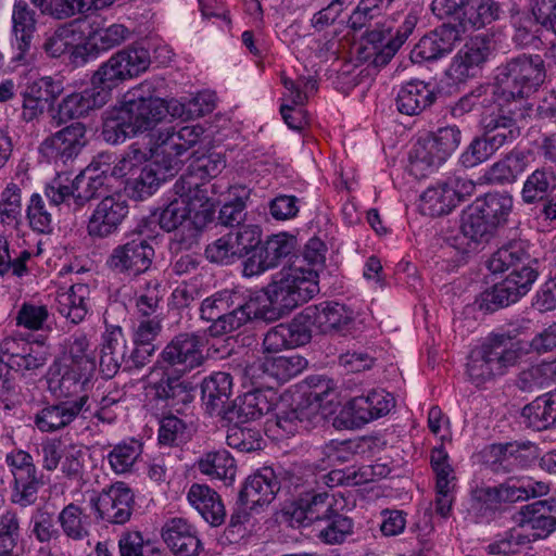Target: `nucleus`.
Here are the masks:
<instances>
[{"label":"nucleus","mask_w":556,"mask_h":556,"mask_svg":"<svg viewBox=\"0 0 556 556\" xmlns=\"http://www.w3.org/2000/svg\"><path fill=\"white\" fill-rule=\"evenodd\" d=\"M531 350L539 354L556 351V323L535 334L530 342L516 339L509 333H491L471 351L467 362L468 378L476 387H481L504 376Z\"/></svg>","instance_id":"1"},{"label":"nucleus","mask_w":556,"mask_h":556,"mask_svg":"<svg viewBox=\"0 0 556 556\" xmlns=\"http://www.w3.org/2000/svg\"><path fill=\"white\" fill-rule=\"evenodd\" d=\"M319 292L318 273L311 267L291 265L277 273L265 288L267 303L255 300V319L275 321Z\"/></svg>","instance_id":"2"},{"label":"nucleus","mask_w":556,"mask_h":556,"mask_svg":"<svg viewBox=\"0 0 556 556\" xmlns=\"http://www.w3.org/2000/svg\"><path fill=\"white\" fill-rule=\"evenodd\" d=\"M200 318L211 323L207 332L211 337L230 333L248 321L255 319V300H245L233 290H220L205 298L199 308Z\"/></svg>","instance_id":"3"},{"label":"nucleus","mask_w":556,"mask_h":556,"mask_svg":"<svg viewBox=\"0 0 556 556\" xmlns=\"http://www.w3.org/2000/svg\"><path fill=\"white\" fill-rule=\"evenodd\" d=\"M545 80V65L539 54L522 53L496 68V94L505 102L528 98Z\"/></svg>","instance_id":"4"},{"label":"nucleus","mask_w":556,"mask_h":556,"mask_svg":"<svg viewBox=\"0 0 556 556\" xmlns=\"http://www.w3.org/2000/svg\"><path fill=\"white\" fill-rule=\"evenodd\" d=\"M462 131L457 126H445L419 138L410 153V173L425 177L444 163L459 147Z\"/></svg>","instance_id":"5"},{"label":"nucleus","mask_w":556,"mask_h":556,"mask_svg":"<svg viewBox=\"0 0 556 556\" xmlns=\"http://www.w3.org/2000/svg\"><path fill=\"white\" fill-rule=\"evenodd\" d=\"M538 277L539 264L510 269L505 279L481 293L479 307L492 313L518 302L531 290Z\"/></svg>","instance_id":"6"},{"label":"nucleus","mask_w":556,"mask_h":556,"mask_svg":"<svg viewBox=\"0 0 556 556\" xmlns=\"http://www.w3.org/2000/svg\"><path fill=\"white\" fill-rule=\"evenodd\" d=\"M205 343L204 336L199 332L178 333L162 350L157 365L179 374L190 372L205 363Z\"/></svg>","instance_id":"7"},{"label":"nucleus","mask_w":556,"mask_h":556,"mask_svg":"<svg viewBox=\"0 0 556 556\" xmlns=\"http://www.w3.org/2000/svg\"><path fill=\"white\" fill-rule=\"evenodd\" d=\"M153 257L154 249L148 239L136 236L116 245L105 265L115 274L137 277L151 267Z\"/></svg>","instance_id":"8"},{"label":"nucleus","mask_w":556,"mask_h":556,"mask_svg":"<svg viewBox=\"0 0 556 556\" xmlns=\"http://www.w3.org/2000/svg\"><path fill=\"white\" fill-rule=\"evenodd\" d=\"M87 143L86 125L74 122L43 139L39 153L50 163L66 165L80 154Z\"/></svg>","instance_id":"9"},{"label":"nucleus","mask_w":556,"mask_h":556,"mask_svg":"<svg viewBox=\"0 0 556 556\" xmlns=\"http://www.w3.org/2000/svg\"><path fill=\"white\" fill-rule=\"evenodd\" d=\"M494 50L493 40L485 35L471 37L454 55L447 75L456 83L478 77Z\"/></svg>","instance_id":"10"},{"label":"nucleus","mask_w":556,"mask_h":556,"mask_svg":"<svg viewBox=\"0 0 556 556\" xmlns=\"http://www.w3.org/2000/svg\"><path fill=\"white\" fill-rule=\"evenodd\" d=\"M90 401L87 394L72 400L47 403L33 416L34 426L42 433H54L70 427L78 417L88 418Z\"/></svg>","instance_id":"11"},{"label":"nucleus","mask_w":556,"mask_h":556,"mask_svg":"<svg viewBox=\"0 0 556 556\" xmlns=\"http://www.w3.org/2000/svg\"><path fill=\"white\" fill-rule=\"evenodd\" d=\"M192 211L195 210L175 198L159 215L160 227L167 232H174L170 240V249L174 251L188 250L197 243L200 229L190 216Z\"/></svg>","instance_id":"12"},{"label":"nucleus","mask_w":556,"mask_h":556,"mask_svg":"<svg viewBox=\"0 0 556 556\" xmlns=\"http://www.w3.org/2000/svg\"><path fill=\"white\" fill-rule=\"evenodd\" d=\"M97 517L112 525L129 521L135 506V494L127 483L117 481L90 500Z\"/></svg>","instance_id":"13"},{"label":"nucleus","mask_w":556,"mask_h":556,"mask_svg":"<svg viewBox=\"0 0 556 556\" xmlns=\"http://www.w3.org/2000/svg\"><path fill=\"white\" fill-rule=\"evenodd\" d=\"M483 457L493 471L510 472L534 463L539 458V447L530 441L495 443L484 448Z\"/></svg>","instance_id":"14"},{"label":"nucleus","mask_w":556,"mask_h":556,"mask_svg":"<svg viewBox=\"0 0 556 556\" xmlns=\"http://www.w3.org/2000/svg\"><path fill=\"white\" fill-rule=\"evenodd\" d=\"M296 239L286 232L273 235L243 263V275L256 276L277 267L282 260L294 253Z\"/></svg>","instance_id":"15"},{"label":"nucleus","mask_w":556,"mask_h":556,"mask_svg":"<svg viewBox=\"0 0 556 556\" xmlns=\"http://www.w3.org/2000/svg\"><path fill=\"white\" fill-rule=\"evenodd\" d=\"M122 105L137 132L152 129L168 113L165 101L152 96L146 97L142 86L129 91Z\"/></svg>","instance_id":"16"},{"label":"nucleus","mask_w":556,"mask_h":556,"mask_svg":"<svg viewBox=\"0 0 556 556\" xmlns=\"http://www.w3.org/2000/svg\"><path fill=\"white\" fill-rule=\"evenodd\" d=\"M106 102V91L99 90L98 86L91 83L90 87L62 98L51 114V123L55 127H60L70 121L87 115L92 110L102 108Z\"/></svg>","instance_id":"17"},{"label":"nucleus","mask_w":556,"mask_h":556,"mask_svg":"<svg viewBox=\"0 0 556 556\" xmlns=\"http://www.w3.org/2000/svg\"><path fill=\"white\" fill-rule=\"evenodd\" d=\"M128 214V204L119 194L105 195L88 219L87 232L103 239L114 233Z\"/></svg>","instance_id":"18"},{"label":"nucleus","mask_w":556,"mask_h":556,"mask_svg":"<svg viewBox=\"0 0 556 556\" xmlns=\"http://www.w3.org/2000/svg\"><path fill=\"white\" fill-rule=\"evenodd\" d=\"M13 61L25 65L31 61L33 39L37 29V14L26 0H14L12 9Z\"/></svg>","instance_id":"19"},{"label":"nucleus","mask_w":556,"mask_h":556,"mask_svg":"<svg viewBox=\"0 0 556 556\" xmlns=\"http://www.w3.org/2000/svg\"><path fill=\"white\" fill-rule=\"evenodd\" d=\"M394 397L384 390H372L367 395L350 400L341 414L351 417V426H361L386 416L394 407Z\"/></svg>","instance_id":"20"},{"label":"nucleus","mask_w":556,"mask_h":556,"mask_svg":"<svg viewBox=\"0 0 556 556\" xmlns=\"http://www.w3.org/2000/svg\"><path fill=\"white\" fill-rule=\"evenodd\" d=\"M0 362L16 372H33L47 363L43 352L23 338L5 337L0 342Z\"/></svg>","instance_id":"21"},{"label":"nucleus","mask_w":556,"mask_h":556,"mask_svg":"<svg viewBox=\"0 0 556 556\" xmlns=\"http://www.w3.org/2000/svg\"><path fill=\"white\" fill-rule=\"evenodd\" d=\"M556 500H540L523 505L514 520L521 528L533 530V540L545 539L556 531Z\"/></svg>","instance_id":"22"},{"label":"nucleus","mask_w":556,"mask_h":556,"mask_svg":"<svg viewBox=\"0 0 556 556\" xmlns=\"http://www.w3.org/2000/svg\"><path fill=\"white\" fill-rule=\"evenodd\" d=\"M277 399V393L273 389L256 388L238 397V402L225 413V419L233 424L258 419L274 408Z\"/></svg>","instance_id":"23"},{"label":"nucleus","mask_w":556,"mask_h":556,"mask_svg":"<svg viewBox=\"0 0 556 556\" xmlns=\"http://www.w3.org/2000/svg\"><path fill=\"white\" fill-rule=\"evenodd\" d=\"M280 489V482L271 467H263L249 476L240 490L239 504L256 508L271 503Z\"/></svg>","instance_id":"24"},{"label":"nucleus","mask_w":556,"mask_h":556,"mask_svg":"<svg viewBox=\"0 0 556 556\" xmlns=\"http://www.w3.org/2000/svg\"><path fill=\"white\" fill-rule=\"evenodd\" d=\"M91 376L85 371L65 366L60 361H54L46 375L48 391L58 400H70V397L83 391Z\"/></svg>","instance_id":"25"},{"label":"nucleus","mask_w":556,"mask_h":556,"mask_svg":"<svg viewBox=\"0 0 556 556\" xmlns=\"http://www.w3.org/2000/svg\"><path fill=\"white\" fill-rule=\"evenodd\" d=\"M160 369H162V375L152 384L154 397L179 412L181 406H186L193 401L194 389L191 382L182 379L185 374H179L166 367H160Z\"/></svg>","instance_id":"26"},{"label":"nucleus","mask_w":556,"mask_h":556,"mask_svg":"<svg viewBox=\"0 0 556 556\" xmlns=\"http://www.w3.org/2000/svg\"><path fill=\"white\" fill-rule=\"evenodd\" d=\"M216 185H208L199 174L188 166L186 172L176 180L173 187L177 199L182 200L191 208L208 211L214 205L212 194Z\"/></svg>","instance_id":"27"},{"label":"nucleus","mask_w":556,"mask_h":556,"mask_svg":"<svg viewBox=\"0 0 556 556\" xmlns=\"http://www.w3.org/2000/svg\"><path fill=\"white\" fill-rule=\"evenodd\" d=\"M162 539L167 547L178 556H198L202 543L197 530L184 518H170L162 528Z\"/></svg>","instance_id":"28"},{"label":"nucleus","mask_w":556,"mask_h":556,"mask_svg":"<svg viewBox=\"0 0 556 556\" xmlns=\"http://www.w3.org/2000/svg\"><path fill=\"white\" fill-rule=\"evenodd\" d=\"M315 328L323 333L345 334L354 324L353 312L338 302H321L308 305Z\"/></svg>","instance_id":"29"},{"label":"nucleus","mask_w":556,"mask_h":556,"mask_svg":"<svg viewBox=\"0 0 556 556\" xmlns=\"http://www.w3.org/2000/svg\"><path fill=\"white\" fill-rule=\"evenodd\" d=\"M81 34L75 24L59 26L45 41L42 49L51 58H61L70 53L74 63L87 61V46L80 45Z\"/></svg>","instance_id":"30"},{"label":"nucleus","mask_w":556,"mask_h":556,"mask_svg":"<svg viewBox=\"0 0 556 556\" xmlns=\"http://www.w3.org/2000/svg\"><path fill=\"white\" fill-rule=\"evenodd\" d=\"M480 125L482 132L500 148L511 144L520 136V127L513 113L502 106L485 111Z\"/></svg>","instance_id":"31"},{"label":"nucleus","mask_w":556,"mask_h":556,"mask_svg":"<svg viewBox=\"0 0 556 556\" xmlns=\"http://www.w3.org/2000/svg\"><path fill=\"white\" fill-rule=\"evenodd\" d=\"M128 343L119 326H108L102 333L100 369L105 378H113L124 366Z\"/></svg>","instance_id":"32"},{"label":"nucleus","mask_w":556,"mask_h":556,"mask_svg":"<svg viewBox=\"0 0 556 556\" xmlns=\"http://www.w3.org/2000/svg\"><path fill=\"white\" fill-rule=\"evenodd\" d=\"M494 227L478 212L477 205L470 204L462 215L460 236L455 241L466 240L462 248L464 254L476 252L478 247L486 243L495 233ZM458 249L460 247L457 245Z\"/></svg>","instance_id":"33"},{"label":"nucleus","mask_w":556,"mask_h":556,"mask_svg":"<svg viewBox=\"0 0 556 556\" xmlns=\"http://www.w3.org/2000/svg\"><path fill=\"white\" fill-rule=\"evenodd\" d=\"M203 129L199 126H184L176 130L174 127L161 129L154 141L156 154L168 157H179L200 140Z\"/></svg>","instance_id":"34"},{"label":"nucleus","mask_w":556,"mask_h":556,"mask_svg":"<svg viewBox=\"0 0 556 556\" xmlns=\"http://www.w3.org/2000/svg\"><path fill=\"white\" fill-rule=\"evenodd\" d=\"M531 245L527 240L513 239L495 251L486 262L493 274L519 268V266L539 264L536 257L530 253Z\"/></svg>","instance_id":"35"},{"label":"nucleus","mask_w":556,"mask_h":556,"mask_svg":"<svg viewBox=\"0 0 556 556\" xmlns=\"http://www.w3.org/2000/svg\"><path fill=\"white\" fill-rule=\"evenodd\" d=\"M231 394L232 377L228 372H213L202 382V399L211 415L215 414L225 419V413L231 407L228 404Z\"/></svg>","instance_id":"36"},{"label":"nucleus","mask_w":556,"mask_h":556,"mask_svg":"<svg viewBox=\"0 0 556 556\" xmlns=\"http://www.w3.org/2000/svg\"><path fill=\"white\" fill-rule=\"evenodd\" d=\"M192 507L212 527H219L226 519V509L220 495L206 484L193 483L187 494Z\"/></svg>","instance_id":"37"},{"label":"nucleus","mask_w":556,"mask_h":556,"mask_svg":"<svg viewBox=\"0 0 556 556\" xmlns=\"http://www.w3.org/2000/svg\"><path fill=\"white\" fill-rule=\"evenodd\" d=\"M437 94L430 84L421 80H412L401 87L395 102L401 114L414 116L431 106Z\"/></svg>","instance_id":"38"},{"label":"nucleus","mask_w":556,"mask_h":556,"mask_svg":"<svg viewBox=\"0 0 556 556\" xmlns=\"http://www.w3.org/2000/svg\"><path fill=\"white\" fill-rule=\"evenodd\" d=\"M307 366V361L300 355L277 356L267 359L264 364L253 363L244 369L247 377H254L256 372H267L280 382H286L300 375Z\"/></svg>","instance_id":"39"},{"label":"nucleus","mask_w":556,"mask_h":556,"mask_svg":"<svg viewBox=\"0 0 556 556\" xmlns=\"http://www.w3.org/2000/svg\"><path fill=\"white\" fill-rule=\"evenodd\" d=\"M89 287L85 283H75L68 290L58 293L56 309L67 320L77 325L81 323L89 309Z\"/></svg>","instance_id":"40"},{"label":"nucleus","mask_w":556,"mask_h":556,"mask_svg":"<svg viewBox=\"0 0 556 556\" xmlns=\"http://www.w3.org/2000/svg\"><path fill=\"white\" fill-rule=\"evenodd\" d=\"M195 466L202 475L222 480L226 485L235 481L237 473L236 460L226 450L204 453L197 460Z\"/></svg>","instance_id":"41"},{"label":"nucleus","mask_w":556,"mask_h":556,"mask_svg":"<svg viewBox=\"0 0 556 556\" xmlns=\"http://www.w3.org/2000/svg\"><path fill=\"white\" fill-rule=\"evenodd\" d=\"M556 399L554 392L538 396L521 410V417L528 428L546 430L556 425Z\"/></svg>","instance_id":"42"},{"label":"nucleus","mask_w":556,"mask_h":556,"mask_svg":"<svg viewBox=\"0 0 556 556\" xmlns=\"http://www.w3.org/2000/svg\"><path fill=\"white\" fill-rule=\"evenodd\" d=\"M143 444L136 439L122 441L106 455L110 469L118 476L131 473L142 455Z\"/></svg>","instance_id":"43"},{"label":"nucleus","mask_w":556,"mask_h":556,"mask_svg":"<svg viewBox=\"0 0 556 556\" xmlns=\"http://www.w3.org/2000/svg\"><path fill=\"white\" fill-rule=\"evenodd\" d=\"M472 205H477L478 212L496 230L506 224L513 208V198L507 193L489 192L482 198L476 199Z\"/></svg>","instance_id":"44"},{"label":"nucleus","mask_w":556,"mask_h":556,"mask_svg":"<svg viewBox=\"0 0 556 556\" xmlns=\"http://www.w3.org/2000/svg\"><path fill=\"white\" fill-rule=\"evenodd\" d=\"M556 189V174L552 167L542 166L531 173L521 190L525 203L533 204L545 200Z\"/></svg>","instance_id":"45"},{"label":"nucleus","mask_w":556,"mask_h":556,"mask_svg":"<svg viewBox=\"0 0 556 556\" xmlns=\"http://www.w3.org/2000/svg\"><path fill=\"white\" fill-rule=\"evenodd\" d=\"M527 166L526 153L514 149L488 169L486 177L492 182L511 184L526 170Z\"/></svg>","instance_id":"46"},{"label":"nucleus","mask_w":556,"mask_h":556,"mask_svg":"<svg viewBox=\"0 0 556 556\" xmlns=\"http://www.w3.org/2000/svg\"><path fill=\"white\" fill-rule=\"evenodd\" d=\"M93 169H84L73 180L75 189V208L84 207L89 201L105 197L110 191V182L105 177L94 176Z\"/></svg>","instance_id":"47"},{"label":"nucleus","mask_w":556,"mask_h":556,"mask_svg":"<svg viewBox=\"0 0 556 556\" xmlns=\"http://www.w3.org/2000/svg\"><path fill=\"white\" fill-rule=\"evenodd\" d=\"M417 23V13L409 11L404 16L402 24L397 26L394 34L391 33V36L383 48L372 58V64L377 67L387 65L399 51V49L406 42L408 37L413 34Z\"/></svg>","instance_id":"48"},{"label":"nucleus","mask_w":556,"mask_h":556,"mask_svg":"<svg viewBox=\"0 0 556 556\" xmlns=\"http://www.w3.org/2000/svg\"><path fill=\"white\" fill-rule=\"evenodd\" d=\"M63 534L73 541H83L89 536L90 517L80 506L70 503L58 515Z\"/></svg>","instance_id":"49"},{"label":"nucleus","mask_w":556,"mask_h":556,"mask_svg":"<svg viewBox=\"0 0 556 556\" xmlns=\"http://www.w3.org/2000/svg\"><path fill=\"white\" fill-rule=\"evenodd\" d=\"M455 207L454 193L450 191L447 181L429 187L420 197V211L425 215L442 216Z\"/></svg>","instance_id":"50"},{"label":"nucleus","mask_w":556,"mask_h":556,"mask_svg":"<svg viewBox=\"0 0 556 556\" xmlns=\"http://www.w3.org/2000/svg\"><path fill=\"white\" fill-rule=\"evenodd\" d=\"M502 8L495 0H469L463 13L462 26L481 28L498 20Z\"/></svg>","instance_id":"51"},{"label":"nucleus","mask_w":556,"mask_h":556,"mask_svg":"<svg viewBox=\"0 0 556 556\" xmlns=\"http://www.w3.org/2000/svg\"><path fill=\"white\" fill-rule=\"evenodd\" d=\"M127 79H129V76L125 72L119 53L116 52L94 72L91 83L98 86L99 90L106 91V100L109 101L111 90Z\"/></svg>","instance_id":"52"},{"label":"nucleus","mask_w":556,"mask_h":556,"mask_svg":"<svg viewBox=\"0 0 556 556\" xmlns=\"http://www.w3.org/2000/svg\"><path fill=\"white\" fill-rule=\"evenodd\" d=\"M352 519L338 514L336 510L313 529L315 535L326 544L342 543L352 533Z\"/></svg>","instance_id":"53"},{"label":"nucleus","mask_w":556,"mask_h":556,"mask_svg":"<svg viewBox=\"0 0 556 556\" xmlns=\"http://www.w3.org/2000/svg\"><path fill=\"white\" fill-rule=\"evenodd\" d=\"M88 351L89 340L87 336L85 333H75L71 337L66 356L59 361L64 363L65 366L92 375L96 369V363Z\"/></svg>","instance_id":"54"},{"label":"nucleus","mask_w":556,"mask_h":556,"mask_svg":"<svg viewBox=\"0 0 556 556\" xmlns=\"http://www.w3.org/2000/svg\"><path fill=\"white\" fill-rule=\"evenodd\" d=\"M42 485L43 481L38 472L13 478L10 502L21 508L29 507L36 503L39 489Z\"/></svg>","instance_id":"55"},{"label":"nucleus","mask_w":556,"mask_h":556,"mask_svg":"<svg viewBox=\"0 0 556 556\" xmlns=\"http://www.w3.org/2000/svg\"><path fill=\"white\" fill-rule=\"evenodd\" d=\"M128 117L123 105L116 112L111 113L103 122L101 131L103 140L111 144H118L136 135L137 131Z\"/></svg>","instance_id":"56"},{"label":"nucleus","mask_w":556,"mask_h":556,"mask_svg":"<svg viewBox=\"0 0 556 556\" xmlns=\"http://www.w3.org/2000/svg\"><path fill=\"white\" fill-rule=\"evenodd\" d=\"M16 325L31 331L51 330V314L46 305L25 302L16 313Z\"/></svg>","instance_id":"57"},{"label":"nucleus","mask_w":556,"mask_h":556,"mask_svg":"<svg viewBox=\"0 0 556 556\" xmlns=\"http://www.w3.org/2000/svg\"><path fill=\"white\" fill-rule=\"evenodd\" d=\"M193 432L191 424L174 416H165L161 420L159 429V441L165 445H180L188 442Z\"/></svg>","instance_id":"58"},{"label":"nucleus","mask_w":556,"mask_h":556,"mask_svg":"<svg viewBox=\"0 0 556 556\" xmlns=\"http://www.w3.org/2000/svg\"><path fill=\"white\" fill-rule=\"evenodd\" d=\"M309 307L302 309L290 323L282 324L289 348H298L308 343L312 339V329L315 327Z\"/></svg>","instance_id":"59"},{"label":"nucleus","mask_w":556,"mask_h":556,"mask_svg":"<svg viewBox=\"0 0 556 556\" xmlns=\"http://www.w3.org/2000/svg\"><path fill=\"white\" fill-rule=\"evenodd\" d=\"M501 148L483 132L471 140L469 146L460 155V163L466 168L475 167L488 161Z\"/></svg>","instance_id":"60"},{"label":"nucleus","mask_w":556,"mask_h":556,"mask_svg":"<svg viewBox=\"0 0 556 556\" xmlns=\"http://www.w3.org/2000/svg\"><path fill=\"white\" fill-rule=\"evenodd\" d=\"M22 217V190L9 182L0 197V222L4 225H17Z\"/></svg>","instance_id":"61"},{"label":"nucleus","mask_w":556,"mask_h":556,"mask_svg":"<svg viewBox=\"0 0 556 556\" xmlns=\"http://www.w3.org/2000/svg\"><path fill=\"white\" fill-rule=\"evenodd\" d=\"M312 415L311 408H291L281 410L276 415L275 427L280 435H294L301 430H306Z\"/></svg>","instance_id":"62"},{"label":"nucleus","mask_w":556,"mask_h":556,"mask_svg":"<svg viewBox=\"0 0 556 556\" xmlns=\"http://www.w3.org/2000/svg\"><path fill=\"white\" fill-rule=\"evenodd\" d=\"M164 289L157 279L149 280L136 296V312L149 318L156 316L163 300Z\"/></svg>","instance_id":"63"},{"label":"nucleus","mask_w":556,"mask_h":556,"mask_svg":"<svg viewBox=\"0 0 556 556\" xmlns=\"http://www.w3.org/2000/svg\"><path fill=\"white\" fill-rule=\"evenodd\" d=\"M382 0H359L349 17V25L354 30H361L369 23L382 16L390 7Z\"/></svg>","instance_id":"64"}]
</instances>
